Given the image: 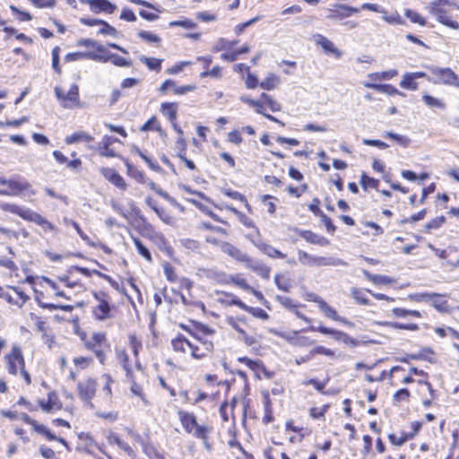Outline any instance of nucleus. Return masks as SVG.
<instances>
[{"label": "nucleus", "instance_id": "obj_21", "mask_svg": "<svg viewBox=\"0 0 459 459\" xmlns=\"http://www.w3.org/2000/svg\"><path fill=\"white\" fill-rule=\"evenodd\" d=\"M140 235L149 239L161 252L168 255H171L173 253V248L165 235L161 231L158 230L151 222H148L141 231Z\"/></svg>", "mask_w": 459, "mask_h": 459}, {"label": "nucleus", "instance_id": "obj_38", "mask_svg": "<svg viewBox=\"0 0 459 459\" xmlns=\"http://www.w3.org/2000/svg\"><path fill=\"white\" fill-rule=\"evenodd\" d=\"M72 226L74 227V229L76 230V232L78 233V235L81 237V238L85 242V244L88 246V247H93V248H96V249H100L101 250L104 254L108 255H111L114 254V250L108 247V245H106L105 243L100 241V240H97V241H94L92 240L81 228L80 224L76 221H72Z\"/></svg>", "mask_w": 459, "mask_h": 459}, {"label": "nucleus", "instance_id": "obj_22", "mask_svg": "<svg viewBox=\"0 0 459 459\" xmlns=\"http://www.w3.org/2000/svg\"><path fill=\"white\" fill-rule=\"evenodd\" d=\"M432 77L427 75V80L433 84H445L459 88V77L449 67L430 68Z\"/></svg>", "mask_w": 459, "mask_h": 459}, {"label": "nucleus", "instance_id": "obj_11", "mask_svg": "<svg viewBox=\"0 0 459 459\" xmlns=\"http://www.w3.org/2000/svg\"><path fill=\"white\" fill-rule=\"evenodd\" d=\"M0 210L19 216L28 222L39 226L44 232H54L56 227L40 213L15 203H1Z\"/></svg>", "mask_w": 459, "mask_h": 459}, {"label": "nucleus", "instance_id": "obj_23", "mask_svg": "<svg viewBox=\"0 0 459 459\" xmlns=\"http://www.w3.org/2000/svg\"><path fill=\"white\" fill-rule=\"evenodd\" d=\"M98 389V382L95 378L89 377L82 381L78 382L76 391L78 397L83 404L92 408V399L95 397Z\"/></svg>", "mask_w": 459, "mask_h": 459}, {"label": "nucleus", "instance_id": "obj_59", "mask_svg": "<svg viewBox=\"0 0 459 459\" xmlns=\"http://www.w3.org/2000/svg\"><path fill=\"white\" fill-rule=\"evenodd\" d=\"M137 37L145 43L152 44L156 47H160L161 44V38L152 31L141 30L137 32Z\"/></svg>", "mask_w": 459, "mask_h": 459}, {"label": "nucleus", "instance_id": "obj_19", "mask_svg": "<svg viewBox=\"0 0 459 459\" xmlns=\"http://www.w3.org/2000/svg\"><path fill=\"white\" fill-rule=\"evenodd\" d=\"M305 300L316 304L319 311L325 318L344 325H351L345 317L341 316L338 311L329 305L321 296L314 292H307L304 296Z\"/></svg>", "mask_w": 459, "mask_h": 459}, {"label": "nucleus", "instance_id": "obj_8", "mask_svg": "<svg viewBox=\"0 0 459 459\" xmlns=\"http://www.w3.org/2000/svg\"><path fill=\"white\" fill-rule=\"evenodd\" d=\"M34 298L41 308L53 311L54 300L62 298L70 299V296L63 290L58 280L48 277H41L34 287Z\"/></svg>", "mask_w": 459, "mask_h": 459}, {"label": "nucleus", "instance_id": "obj_42", "mask_svg": "<svg viewBox=\"0 0 459 459\" xmlns=\"http://www.w3.org/2000/svg\"><path fill=\"white\" fill-rule=\"evenodd\" d=\"M315 42L323 48L326 55H332L335 58H340L342 55V51L337 48L333 42L322 34H316L315 36Z\"/></svg>", "mask_w": 459, "mask_h": 459}, {"label": "nucleus", "instance_id": "obj_7", "mask_svg": "<svg viewBox=\"0 0 459 459\" xmlns=\"http://www.w3.org/2000/svg\"><path fill=\"white\" fill-rule=\"evenodd\" d=\"M75 322L76 326L74 328V333L82 342L84 349L91 352L98 361L101 365H104L107 361L108 354L111 351V344L108 339L107 333L103 331H96L91 333H88L79 326V318L77 316L75 317Z\"/></svg>", "mask_w": 459, "mask_h": 459}, {"label": "nucleus", "instance_id": "obj_9", "mask_svg": "<svg viewBox=\"0 0 459 459\" xmlns=\"http://www.w3.org/2000/svg\"><path fill=\"white\" fill-rule=\"evenodd\" d=\"M427 10L441 25L459 30V4L455 0H432Z\"/></svg>", "mask_w": 459, "mask_h": 459}, {"label": "nucleus", "instance_id": "obj_35", "mask_svg": "<svg viewBox=\"0 0 459 459\" xmlns=\"http://www.w3.org/2000/svg\"><path fill=\"white\" fill-rule=\"evenodd\" d=\"M179 103L177 101H165L160 106V112L169 121L172 129L181 127L178 121Z\"/></svg>", "mask_w": 459, "mask_h": 459}, {"label": "nucleus", "instance_id": "obj_52", "mask_svg": "<svg viewBox=\"0 0 459 459\" xmlns=\"http://www.w3.org/2000/svg\"><path fill=\"white\" fill-rule=\"evenodd\" d=\"M422 299H433V307L439 312L448 311V303L445 299H441V295L437 293H422L420 294Z\"/></svg>", "mask_w": 459, "mask_h": 459}, {"label": "nucleus", "instance_id": "obj_43", "mask_svg": "<svg viewBox=\"0 0 459 459\" xmlns=\"http://www.w3.org/2000/svg\"><path fill=\"white\" fill-rule=\"evenodd\" d=\"M299 237L306 242L316 245L319 247H327L330 245V240L323 235H319L310 230H301L299 233Z\"/></svg>", "mask_w": 459, "mask_h": 459}, {"label": "nucleus", "instance_id": "obj_40", "mask_svg": "<svg viewBox=\"0 0 459 459\" xmlns=\"http://www.w3.org/2000/svg\"><path fill=\"white\" fill-rule=\"evenodd\" d=\"M84 2L94 13H104L107 14H112L117 10V4L108 0H85Z\"/></svg>", "mask_w": 459, "mask_h": 459}, {"label": "nucleus", "instance_id": "obj_34", "mask_svg": "<svg viewBox=\"0 0 459 459\" xmlns=\"http://www.w3.org/2000/svg\"><path fill=\"white\" fill-rule=\"evenodd\" d=\"M100 175L117 189L121 192H126L128 188V184L124 177L115 169L109 167H102L100 169Z\"/></svg>", "mask_w": 459, "mask_h": 459}, {"label": "nucleus", "instance_id": "obj_33", "mask_svg": "<svg viewBox=\"0 0 459 459\" xmlns=\"http://www.w3.org/2000/svg\"><path fill=\"white\" fill-rule=\"evenodd\" d=\"M122 144V142L111 135L105 134L98 144L97 152L100 156L107 158L118 157V152L116 144Z\"/></svg>", "mask_w": 459, "mask_h": 459}, {"label": "nucleus", "instance_id": "obj_57", "mask_svg": "<svg viewBox=\"0 0 459 459\" xmlns=\"http://www.w3.org/2000/svg\"><path fill=\"white\" fill-rule=\"evenodd\" d=\"M132 240L136 248L137 254L148 263H152V253L146 245L138 237L132 236Z\"/></svg>", "mask_w": 459, "mask_h": 459}, {"label": "nucleus", "instance_id": "obj_29", "mask_svg": "<svg viewBox=\"0 0 459 459\" xmlns=\"http://www.w3.org/2000/svg\"><path fill=\"white\" fill-rule=\"evenodd\" d=\"M230 286L237 287L243 291L252 294L255 296L258 300H261L264 299V295L261 290H259V286H253L251 285L247 279L245 277L244 273H230Z\"/></svg>", "mask_w": 459, "mask_h": 459}, {"label": "nucleus", "instance_id": "obj_13", "mask_svg": "<svg viewBox=\"0 0 459 459\" xmlns=\"http://www.w3.org/2000/svg\"><path fill=\"white\" fill-rule=\"evenodd\" d=\"M359 13V8L342 3L332 4L326 9V19L344 25L350 30L356 29L359 22L348 19Z\"/></svg>", "mask_w": 459, "mask_h": 459}, {"label": "nucleus", "instance_id": "obj_53", "mask_svg": "<svg viewBox=\"0 0 459 459\" xmlns=\"http://www.w3.org/2000/svg\"><path fill=\"white\" fill-rule=\"evenodd\" d=\"M130 224L140 234L144 227L150 222L148 219L143 214L140 209H136L131 215Z\"/></svg>", "mask_w": 459, "mask_h": 459}, {"label": "nucleus", "instance_id": "obj_16", "mask_svg": "<svg viewBox=\"0 0 459 459\" xmlns=\"http://www.w3.org/2000/svg\"><path fill=\"white\" fill-rule=\"evenodd\" d=\"M0 186L4 187L1 193L5 195L18 196L27 195L31 196L36 194L32 185L25 178L20 177L9 179L0 178Z\"/></svg>", "mask_w": 459, "mask_h": 459}, {"label": "nucleus", "instance_id": "obj_31", "mask_svg": "<svg viewBox=\"0 0 459 459\" xmlns=\"http://www.w3.org/2000/svg\"><path fill=\"white\" fill-rule=\"evenodd\" d=\"M316 355H323L328 358H335L336 353L333 350L324 345H316L309 349L305 354H297L294 356L296 365H302L312 360Z\"/></svg>", "mask_w": 459, "mask_h": 459}, {"label": "nucleus", "instance_id": "obj_32", "mask_svg": "<svg viewBox=\"0 0 459 459\" xmlns=\"http://www.w3.org/2000/svg\"><path fill=\"white\" fill-rule=\"evenodd\" d=\"M424 375H420L419 378L416 379V384L420 386L424 385L427 387L429 394H422L421 403L425 408H429L438 399V393L434 388L432 383L429 381V374L423 370Z\"/></svg>", "mask_w": 459, "mask_h": 459}, {"label": "nucleus", "instance_id": "obj_63", "mask_svg": "<svg viewBox=\"0 0 459 459\" xmlns=\"http://www.w3.org/2000/svg\"><path fill=\"white\" fill-rule=\"evenodd\" d=\"M422 101L424 102V104L430 108H437V109H445L446 105V102L441 100V99H438V98H436L434 96H431L428 93H424L422 95Z\"/></svg>", "mask_w": 459, "mask_h": 459}, {"label": "nucleus", "instance_id": "obj_27", "mask_svg": "<svg viewBox=\"0 0 459 459\" xmlns=\"http://www.w3.org/2000/svg\"><path fill=\"white\" fill-rule=\"evenodd\" d=\"M41 385L49 389L47 394V399H37L38 406L45 412H52L62 410L63 403L59 398L56 391L50 389L46 381L41 382Z\"/></svg>", "mask_w": 459, "mask_h": 459}, {"label": "nucleus", "instance_id": "obj_50", "mask_svg": "<svg viewBox=\"0 0 459 459\" xmlns=\"http://www.w3.org/2000/svg\"><path fill=\"white\" fill-rule=\"evenodd\" d=\"M198 229L200 230H207L210 232L209 235L214 236L220 239L225 238L229 236V232L226 229L221 227L214 226L211 222L208 221H201L198 224Z\"/></svg>", "mask_w": 459, "mask_h": 459}, {"label": "nucleus", "instance_id": "obj_30", "mask_svg": "<svg viewBox=\"0 0 459 459\" xmlns=\"http://www.w3.org/2000/svg\"><path fill=\"white\" fill-rule=\"evenodd\" d=\"M196 90L195 84L178 85L176 81L172 79H166L159 87L158 91L161 95L172 94L175 96L186 95Z\"/></svg>", "mask_w": 459, "mask_h": 459}, {"label": "nucleus", "instance_id": "obj_62", "mask_svg": "<svg viewBox=\"0 0 459 459\" xmlns=\"http://www.w3.org/2000/svg\"><path fill=\"white\" fill-rule=\"evenodd\" d=\"M446 221V218L444 215H440L431 219L423 227V232L427 234H432L434 230L440 229Z\"/></svg>", "mask_w": 459, "mask_h": 459}, {"label": "nucleus", "instance_id": "obj_4", "mask_svg": "<svg viewBox=\"0 0 459 459\" xmlns=\"http://www.w3.org/2000/svg\"><path fill=\"white\" fill-rule=\"evenodd\" d=\"M95 275L104 281H106L112 289L122 295H126V290L123 283L118 282L109 274L104 273L99 270H91L87 267H82L78 265L70 266L66 272L56 277L63 290L66 291L67 289H80L85 288L83 278H91Z\"/></svg>", "mask_w": 459, "mask_h": 459}, {"label": "nucleus", "instance_id": "obj_58", "mask_svg": "<svg viewBox=\"0 0 459 459\" xmlns=\"http://www.w3.org/2000/svg\"><path fill=\"white\" fill-rule=\"evenodd\" d=\"M141 132H157L161 134L163 132V128L160 121L157 117L156 115L152 116L141 127Z\"/></svg>", "mask_w": 459, "mask_h": 459}, {"label": "nucleus", "instance_id": "obj_39", "mask_svg": "<svg viewBox=\"0 0 459 459\" xmlns=\"http://www.w3.org/2000/svg\"><path fill=\"white\" fill-rule=\"evenodd\" d=\"M216 302L223 307L236 306L241 309L243 301L234 293L225 290H215Z\"/></svg>", "mask_w": 459, "mask_h": 459}, {"label": "nucleus", "instance_id": "obj_60", "mask_svg": "<svg viewBox=\"0 0 459 459\" xmlns=\"http://www.w3.org/2000/svg\"><path fill=\"white\" fill-rule=\"evenodd\" d=\"M140 62L146 65L150 71L160 73L161 71L163 59L142 56L139 58Z\"/></svg>", "mask_w": 459, "mask_h": 459}, {"label": "nucleus", "instance_id": "obj_48", "mask_svg": "<svg viewBox=\"0 0 459 459\" xmlns=\"http://www.w3.org/2000/svg\"><path fill=\"white\" fill-rule=\"evenodd\" d=\"M364 86L368 89L375 90L381 93H385L389 96L394 95H400L402 97H405V93L403 91H398L394 86L392 84H380L376 82H365Z\"/></svg>", "mask_w": 459, "mask_h": 459}, {"label": "nucleus", "instance_id": "obj_15", "mask_svg": "<svg viewBox=\"0 0 459 459\" xmlns=\"http://www.w3.org/2000/svg\"><path fill=\"white\" fill-rule=\"evenodd\" d=\"M420 375H424L421 368L417 367L405 368L397 365L387 370V380L392 386H398L416 383V379L413 377H419Z\"/></svg>", "mask_w": 459, "mask_h": 459}, {"label": "nucleus", "instance_id": "obj_47", "mask_svg": "<svg viewBox=\"0 0 459 459\" xmlns=\"http://www.w3.org/2000/svg\"><path fill=\"white\" fill-rule=\"evenodd\" d=\"M237 360L252 370L256 376L265 373L266 368L261 359H253L247 356L238 357Z\"/></svg>", "mask_w": 459, "mask_h": 459}, {"label": "nucleus", "instance_id": "obj_45", "mask_svg": "<svg viewBox=\"0 0 459 459\" xmlns=\"http://www.w3.org/2000/svg\"><path fill=\"white\" fill-rule=\"evenodd\" d=\"M53 157L56 160V161L58 164L64 165L65 164L66 167L74 171H80L82 166V161L80 158H74L71 160H68V158L58 150H56L53 152Z\"/></svg>", "mask_w": 459, "mask_h": 459}, {"label": "nucleus", "instance_id": "obj_2", "mask_svg": "<svg viewBox=\"0 0 459 459\" xmlns=\"http://www.w3.org/2000/svg\"><path fill=\"white\" fill-rule=\"evenodd\" d=\"M184 333H178L170 341L172 351L180 356H189L193 359L202 360L211 357L215 350L214 336L216 330L212 326L195 321L192 325L180 324Z\"/></svg>", "mask_w": 459, "mask_h": 459}, {"label": "nucleus", "instance_id": "obj_55", "mask_svg": "<svg viewBox=\"0 0 459 459\" xmlns=\"http://www.w3.org/2000/svg\"><path fill=\"white\" fill-rule=\"evenodd\" d=\"M101 378L104 380V384L102 386V392L106 400L111 403L113 401V390L112 386L115 384V379L109 373H105L101 376Z\"/></svg>", "mask_w": 459, "mask_h": 459}, {"label": "nucleus", "instance_id": "obj_6", "mask_svg": "<svg viewBox=\"0 0 459 459\" xmlns=\"http://www.w3.org/2000/svg\"><path fill=\"white\" fill-rule=\"evenodd\" d=\"M93 305L91 307V315L96 322H108L116 319L120 314V305L112 292L106 288L91 291Z\"/></svg>", "mask_w": 459, "mask_h": 459}, {"label": "nucleus", "instance_id": "obj_18", "mask_svg": "<svg viewBox=\"0 0 459 459\" xmlns=\"http://www.w3.org/2000/svg\"><path fill=\"white\" fill-rule=\"evenodd\" d=\"M30 299V295L19 285H5L0 296V300L16 308H22Z\"/></svg>", "mask_w": 459, "mask_h": 459}, {"label": "nucleus", "instance_id": "obj_49", "mask_svg": "<svg viewBox=\"0 0 459 459\" xmlns=\"http://www.w3.org/2000/svg\"><path fill=\"white\" fill-rule=\"evenodd\" d=\"M391 313L394 317L403 319H420L425 314L416 309H407L404 307H394Z\"/></svg>", "mask_w": 459, "mask_h": 459}, {"label": "nucleus", "instance_id": "obj_28", "mask_svg": "<svg viewBox=\"0 0 459 459\" xmlns=\"http://www.w3.org/2000/svg\"><path fill=\"white\" fill-rule=\"evenodd\" d=\"M368 294L372 295L377 300H386L388 302L394 301V298H391L384 293H374L368 289L352 288L351 290V296L355 302L361 306H371L373 303L368 298Z\"/></svg>", "mask_w": 459, "mask_h": 459}, {"label": "nucleus", "instance_id": "obj_17", "mask_svg": "<svg viewBox=\"0 0 459 459\" xmlns=\"http://www.w3.org/2000/svg\"><path fill=\"white\" fill-rule=\"evenodd\" d=\"M82 45L92 46L96 49V62L107 63L110 62L117 67H131L133 63L130 59H126L117 54L110 53L107 48L98 41L84 40Z\"/></svg>", "mask_w": 459, "mask_h": 459}, {"label": "nucleus", "instance_id": "obj_1", "mask_svg": "<svg viewBox=\"0 0 459 459\" xmlns=\"http://www.w3.org/2000/svg\"><path fill=\"white\" fill-rule=\"evenodd\" d=\"M127 346L128 350L126 347H116V361L125 373V381L129 385L131 394L144 405H150L151 401L144 390L145 384L149 383L148 375L140 359V353L143 350L141 335L130 333L127 335Z\"/></svg>", "mask_w": 459, "mask_h": 459}, {"label": "nucleus", "instance_id": "obj_36", "mask_svg": "<svg viewBox=\"0 0 459 459\" xmlns=\"http://www.w3.org/2000/svg\"><path fill=\"white\" fill-rule=\"evenodd\" d=\"M236 403V398H232V403H223L219 410L220 418L221 420V428L225 430H232L235 428V418L233 415V408Z\"/></svg>", "mask_w": 459, "mask_h": 459}, {"label": "nucleus", "instance_id": "obj_20", "mask_svg": "<svg viewBox=\"0 0 459 459\" xmlns=\"http://www.w3.org/2000/svg\"><path fill=\"white\" fill-rule=\"evenodd\" d=\"M54 92L56 100L64 108L73 109L82 108L79 86L76 83H73L67 92H64L59 87H55Z\"/></svg>", "mask_w": 459, "mask_h": 459}, {"label": "nucleus", "instance_id": "obj_14", "mask_svg": "<svg viewBox=\"0 0 459 459\" xmlns=\"http://www.w3.org/2000/svg\"><path fill=\"white\" fill-rule=\"evenodd\" d=\"M244 102L247 104L250 108H254V110L257 114H261L264 117H265L268 120L277 123L281 126H284V123L282 121L266 113L267 109H269L272 112H279L281 110V105L271 95L263 92L261 93L258 100L246 99L244 100Z\"/></svg>", "mask_w": 459, "mask_h": 459}, {"label": "nucleus", "instance_id": "obj_64", "mask_svg": "<svg viewBox=\"0 0 459 459\" xmlns=\"http://www.w3.org/2000/svg\"><path fill=\"white\" fill-rule=\"evenodd\" d=\"M404 16L410 20L411 23L418 24L421 27H424L428 24L427 19L422 16L417 11L407 8L404 10Z\"/></svg>", "mask_w": 459, "mask_h": 459}, {"label": "nucleus", "instance_id": "obj_44", "mask_svg": "<svg viewBox=\"0 0 459 459\" xmlns=\"http://www.w3.org/2000/svg\"><path fill=\"white\" fill-rule=\"evenodd\" d=\"M243 133L249 135H255V130L252 126H246L241 129H233L227 134V142L235 145H240L244 141L242 136Z\"/></svg>", "mask_w": 459, "mask_h": 459}, {"label": "nucleus", "instance_id": "obj_10", "mask_svg": "<svg viewBox=\"0 0 459 459\" xmlns=\"http://www.w3.org/2000/svg\"><path fill=\"white\" fill-rule=\"evenodd\" d=\"M3 361L10 376L20 377L27 386L32 384L31 376L26 368L23 351L19 344L11 345L9 351L4 355Z\"/></svg>", "mask_w": 459, "mask_h": 459}, {"label": "nucleus", "instance_id": "obj_24", "mask_svg": "<svg viewBox=\"0 0 459 459\" xmlns=\"http://www.w3.org/2000/svg\"><path fill=\"white\" fill-rule=\"evenodd\" d=\"M427 246L442 261L443 266L455 268L459 265V250L456 247L448 246L446 248H438L431 243Z\"/></svg>", "mask_w": 459, "mask_h": 459}, {"label": "nucleus", "instance_id": "obj_37", "mask_svg": "<svg viewBox=\"0 0 459 459\" xmlns=\"http://www.w3.org/2000/svg\"><path fill=\"white\" fill-rule=\"evenodd\" d=\"M298 260L300 264L307 266L321 267L333 264L331 258L312 255L304 250L298 251Z\"/></svg>", "mask_w": 459, "mask_h": 459}, {"label": "nucleus", "instance_id": "obj_61", "mask_svg": "<svg viewBox=\"0 0 459 459\" xmlns=\"http://www.w3.org/2000/svg\"><path fill=\"white\" fill-rule=\"evenodd\" d=\"M230 210L237 216L238 221L247 229L255 230L258 231V228L255 225L254 220L243 213L242 212L237 210L236 208H230Z\"/></svg>", "mask_w": 459, "mask_h": 459}, {"label": "nucleus", "instance_id": "obj_5", "mask_svg": "<svg viewBox=\"0 0 459 459\" xmlns=\"http://www.w3.org/2000/svg\"><path fill=\"white\" fill-rule=\"evenodd\" d=\"M205 241L209 244L219 247L223 254L231 257L238 263L244 264L247 269L255 273L262 279H270L271 268L267 264L255 261L250 255L243 252L234 244L228 241H223L222 238L220 239L212 235H206Z\"/></svg>", "mask_w": 459, "mask_h": 459}, {"label": "nucleus", "instance_id": "obj_56", "mask_svg": "<svg viewBox=\"0 0 459 459\" xmlns=\"http://www.w3.org/2000/svg\"><path fill=\"white\" fill-rule=\"evenodd\" d=\"M359 184L365 192L370 189L378 191L380 180L368 176L366 172H362L359 178Z\"/></svg>", "mask_w": 459, "mask_h": 459}, {"label": "nucleus", "instance_id": "obj_3", "mask_svg": "<svg viewBox=\"0 0 459 459\" xmlns=\"http://www.w3.org/2000/svg\"><path fill=\"white\" fill-rule=\"evenodd\" d=\"M306 331L319 333L323 335L331 337L337 342H342L348 346H355L358 342L352 336L343 331L328 327L323 324H320L317 326L310 325L306 329L292 331L286 336L288 343L295 350V352L299 349H305L314 345L315 340L306 335Z\"/></svg>", "mask_w": 459, "mask_h": 459}, {"label": "nucleus", "instance_id": "obj_12", "mask_svg": "<svg viewBox=\"0 0 459 459\" xmlns=\"http://www.w3.org/2000/svg\"><path fill=\"white\" fill-rule=\"evenodd\" d=\"M227 325L238 333V340L247 346L257 344L261 335L250 325V320L245 316H229L225 319Z\"/></svg>", "mask_w": 459, "mask_h": 459}, {"label": "nucleus", "instance_id": "obj_25", "mask_svg": "<svg viewBox=\"0 0 459 459\" xmlns=\"http://www.w3.org/2000/svg\"><path fill=\"white\" fill-rule=\"evenodd\" d=\"M177 414L185 430H207L204 419L198 417L194 411L179 409Z\"/></svg>", "mask_w": 459, "mask_h": 459}, {"label": "nucleus", "instance_id": "obj_46", "mask_svg": "<svg viewBox=\"0 0 459 459\" xmlns=\"http://www.w3.org/2000/svg\"><path fill=\"white\" fill-rule=\"evenodd\" d=\"M283 306L290 313L294 314L298 318L301 319L305 323L310 325L313 322L312 318L307 316L300 311L301 308L307 307L305 304L296 302L291 299H286L285 301L283 302Z\"/></svg>", "mask_w": 459, "mask_h": 459}, {"label": "nucleus", "instance_id": "obj_26", "mask_svg": "<svg viewBox=\"0 0 459 459\" xmlns=\"http://www.w3.org/2000/svg\"><path fill=\"white\" fill-rule=\"evenodd\" d=\"M177 134V139L175 141V149L177 151V157L184 162L185 166L191 171H196L197 167L195 162L186 157L187 152V141L185 137V133L182 127L173 129Z\"/></svg>", "mask_w": 459, "mask_h": 459}, {"label": "nucleus", "instance_id": "obj_51", "mask_svg": "<svg viewBox=\"0 0 459 459\" xmlns=\"http://www.w3.org/2000/svg\"><path fill=\"white\" fill-rule=\"evenodd\" d=\"M94 140V137L85 131H76L70 135L65 136V143L66 144H74L79 143H90Z\"/></svg>", "mask_w": 459, "mask_h": 459}, {"label": "nucleus", "instance_id": "obj_41", "mask_svg": "<svg viewBox=\"0 0 459 459\" xmlns=\"http://www.w3.org/2000/svg\"><path fill=\"white\" fill-rule=\"evenodd\" d=\"M427 74L425 72H413V73H405L403 75V79L400 82V87L409 91H417L419 88V83L416 82V79L419 78H426Z\"/></svg>", "mask_w": 459, "mask_h": 459}, {"label": "nucleus", "instance_id": "obj_54", "mask_svg": "<svg viewBox=\"0 0 459 459\" xmlns=\"http://www.w3.org/2000/svg\"><path fill=\"white\" fill-rule=\"evenodd\" d=\"M65 62L70 63V62H75L82 59H88L92 60L96 62V50L95 51H77V52H72L68 53L64 57Z\"/></svg>", "mask_w": 459, "mask_h": 459}]
</instances>
